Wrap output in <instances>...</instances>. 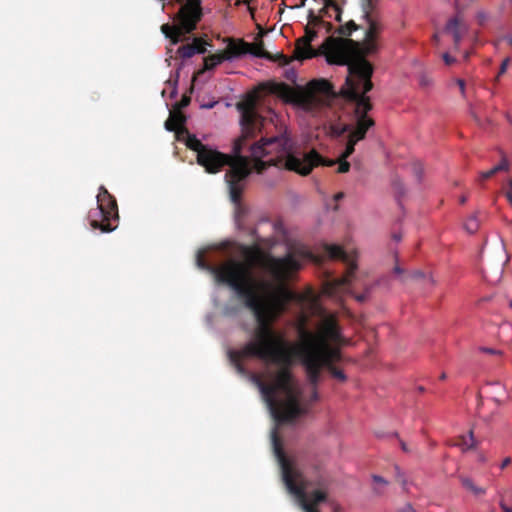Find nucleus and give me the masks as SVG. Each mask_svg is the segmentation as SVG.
<instances>
[{
	"instance_id": "obj_1",
	"label": "nucleus",
	"mask_w": 512,
	"mask_h": 512,
	"mask_svg": "<svg viewBox=\"0 0 512 512\" xmlns=\"http://www.w3.org/2000/svg\"><path fill=\"white\" fill-rule=\"evenodd\" d=\"M274 311L284 310L270 307L255 330V339L240 350H231L229 358L241 374L245 373L242 360L246 357L259 358L278 366L273 382L265 383L258 376H255V382L276 420L290 422L306 412V408L300 405L301 390L291 371L295 359L303 366L309 384L317 386L324 366L341 360L340 346L346 345L347 340L342 336L335 316H325L316 331L307 328V317L302 316L296 328L299 341L290 345L269 324V317Z\"/></svg>"
},
{
	"instance_id": "obj_2",
	"label": "nucleus",
	"mask_w": 512,
	"mask_h": 512,
	"mask_svg": "<svg viewBox=\"0 0 512 512\" xmlns=\"http://www.w3.org/2000/svg\"><path fill=\"white\" fill-rule=\"evenodd\" d=\"M377 32V24L370 22L363 44L335 38H329L323 43V53L329 64L347 66L345 84L339 94L325 79L312 80L305 87L292 88L284 83H267L261 88L295 108L312 114L322 109L329 111L330 106L344 101L345 115L350 122L339 117L341 122L331 124L328 128H371L374 120L369 115L371 105L366 93L372 89L373 68L365 57L377 50Z\"/></svg>"
},
{
	"instance_id": "obj_3",
	"label": "nucleus",
	"mask_w": 512,
	"mask_h": 512,
	"mask_svg": "<svg viewBox=\"0 0 512 512\" xmlns=\"http://www.w3.org/2000/svg\"><path fill=\"white\" fill-rule=\"evenodd\" d=\"M241 252L244 261L229 259L218 266L208 263L204 254L198 252L196 264L243 299L259 324L270 307L282 311L294 299L286 283L300 270L303 261L312 259L313 255L304 246H293L285 256L275 257L265 253L259 243L243 245Z\"/></svg>"
},
{
	"instance_id": "obj_4",
	"label": "nucleus",
	"mask_w": 512,
	"mask_h": 512,
	"mask_svg": "<svg viewBox=\"0 0 512 512\" xmlns=\"http://www.w3.org/2000/svg\"><path fill=\"white\" fill-rule=\"evenodd\" d=\"M255 130H242L243 134L234 141L232 154L219 152L216 149L207 147L199 151L197 163L204 167L209 174H216L226 166L229 170L225 174L228 184L231 201L238 205L241 201L245 182L252 172L262 173L269 166H278L279 161L275 153L254 157L251 147L255 144H262L273 137H262L260 140L252 141Z\"/></svg>"
},
{
	"instance_id": "obj_5",
	"label": "nucleus",
	"mask_w": 512,
	"mask_h": 512,
	"mask_svg": "<svg viewBox=\"0 0 512 512\" xmlns=\"http://www.w3.org/2000/svg\"><path fill=\"white\" fill-rule=\"evenodd\" d=\"M272 443L288 491L297 497L305 512H319L317 506L327 501L331 484L323 462L316 457L309 462L289 459L275 431Z\"/></svg>"
},
{
	"instance_id": "obj_6",
	"label": "nucleus",
	"mask_w": 512,
	"mask_h": 512,
	"mask_svg": "<svg viewBox=\"0 0 512 512\" xmlns=\"http://www.w3.org/2000/svg\"><path fill=\"white\" fill-rule=\"evenodd\" d=\"M291 130H283L279 136H274L262 144L251 147L254 157L275 153L279 165L289 171H294L306 176L318 166L332 167L338 165L339 173H346L350 169V163L340 155L338 160L322 157L313 146L305 140H296L291 135Z\"/></svg>"
},
{
	"instance_id": "obj_7",
	"label": "nucleus",
	"mask_w": 512,
	"mask_h": 512,
	"mask_svg": "<svg viewBox=\"0 0 512 512\" xmlns=\"http://www.w3.org/2000/svg\"><path fill=\"white\" fill-rule=\"evenodd\" d=\"M200 17V0H187L174 18V24H164L161 30L163 34L171 40L172 44H176L181 41L186 34L195 29Z\"/></svg>"
},
{
	"instance_id": "obj_8",
	"label": "nucleus",
	"mask_w": 512,
	"mask_h": 512,
	"mask_svg": "<svg viewBox=\"0 0 512 512\" xmlns=\"http://www.w3.org/2000/svg\"><path fill=\"white\" fill-rule=\"evenodd\" d=\"M90 225L102 232H111L116 228L113 222L119 219L116 199L103 186L97 195V208L89 212Z\"/></svg>"
},
{
	"instance_id": "obj_9",
	"label": "nucleus",
	"mask_w": 512,
	"mask_h": 512,
	"mask_svg": "<svg viewBox=\"0 0 512 512\" xmlns=\"http://www.w3.org/2000/svg\"><path fill=\"white\" fill-rule=\"evenodd\" d=\"M324 250L329 258L342 260L347 265V271L343 277L333 279L325 285L324 292L330 296H335L338 293L348 290V287L355 276L357 264L355 259L338 245L326 244L324 246Z\"/></svg>"
},
{
	"instance_id": "obj_10",
	"label": "nucleus",
	"mask_w": 512,
	"mask_h": 512,
	"mask_svg": "<svg viewBox=\"0 0 512 512\" xmlns=\"http://www.w3.org/2000/svg\"><path fill=\"white\" fill-rule=\"evenodd\" d=\"M261 99L259 89L248 92L243 99L237 103V110L240 114L242 126H265V118L260 114L258 104Z\"/></svg>"
},
{
	"instance_id": "obj_11",
	"label": "nucleus",
	"mask_w": 512,
	"mask_h": 512,
	"mask_svg": "<svg viewBox=\"0 0 512 512\" xmlns=\"http://www.w3.org/2000/svg\"><path fill=\"white\" fill-rule=\"evenodd\" d=\"M250 51V44L243 40H228L225 50L222 55L225 56L227 61L238 59Z\"/></svg>"
},
{
	"instance_id": "obj_12",
	"label": "nucleus",
	"mask_w": 512,
	"mask_h": 512,
	"mask_svg": "<svg viewBox=\"0 0 512 512\" xmlns=\"http://www.w3.org/2000/svg\"><path fill=\"white\" fill-rule=\"evenodd\" d=\"M316 37V32L306 29L305 35L297 41L296 54L299 59H308L316 55L311 47V42Z\"/></svg>"
},
{
	"instance_id": "obj_13",
	"label": "nucleus",
	"mask_w": 512,
	"mask_h": 512,
	"mask_svg": "<svg viewBox=\"0 0 512 512\" xmlns=\"http://www.w3.org/2000/svg\"><path fill=\"white\" fill-rule=\"evenodd\" d=\"M331 136L339 137L346 130H330ZM351 133L348 135V141L346 144V148L344 152L341 154L343 159H347L353 152L356 143L360 140H363L366 136L367 130H350Z\"/></svg>"
},
{
	"instance_id": "obj_14",
	"label": "nucleus",
	"mask_w": 512,
	"mask_h": 512,
	"mask_svg": "<svg viewBox=\"0 0 512 512\" xmlns=\"http://www.w3.org/2000/svg\"><path fill=\"white\" fill-rule=\"evenodd\" d=\"M467 30L466 25L462 22L459 14L452 17L445 26V31L450 33L453 37L454 44L456 47L459 46L462 34Z\"/></svg>"
},
{
	"instance_id": "obj_15",
	"label": "nucleus",
	"mask_w": 512,
	"mask_h": 512,
	"mask_svg": "<svg viewBox=\"0 0 512 512\" xmlns=\"http://www.w3.org/2000/svg\"><path fill=\"white\" fill-rule=\"evenodd\" d=\"M206 43L201 39L194 38L191 43H187L178 48L177 53L183 59L190 58L195 54H203L206 51L205 48Z\"/></svg>"
},
{
	"instance_id": "obj_16",
	"label": "nucleus",
	"mask_w": 512,
	"mask_h": 512,
	"mask_svg": "<svg viewBox=\"0 0 512 512\" xmlns=\"http://www.w3.org/2000/svg\"><path fill=\"white\" fill-rule=\"evenodd\" d=\"M173 131L175 132L176 138L178 140L184 141L189 149L197 152V155H199V151H202L208 147L207 145H204L195 135L190 134V130Z\"/></svg>"
},
{
	"instance_id": "obj_17",
	"label": "nucleus",
	"mask_w": 512,
	"mask_h": 512,
	"mask_svg": "<svg viewBox=\"0 0 512 512\" xmlns=\"http://www.w3.org/2000/svg\"><path fill=\"white\" fill-rule=\"evenodd\" d=\"M509 169H510L509 160L505 156H502L501 161L498 164H496L490 170L482 172L480 174V179L481 180L489 179V178L493 177L495 174H497L499 172H507V171H509Z\"/></svg>"
},
{
	"instance_id": "obj_18",
	"label": "nucleus",
	"mask_w": 512,
	"mask_h": 512,
	"mask_svg": "<svg viewBox=\"0 0 512 512\" xmlns=\"http://www.w3.org/2000/svg\"><path fill=\"white\" fill-rule=\"evenodd\" d=\"M509 169H510L509 160L505 156H502L501 161L498 164H496L490 170L482 172L480 174V179L481 180L489 179V178L493 177L495 174H497L499 172H507V171H509Z\"/></svg>"
},
{
	"instance_id": "obj_19",
	"label": "nucleus",
	"mask_w": 512,
	"mask_h": 512,
	"mask_svg": "<svg viewBox=\"0 0 512 512\" xmlns=\"http://www.w3.org/2000/svg\"><path fill=\"white\" fill-rule=\"evenodd\" d=\"M324 7L322 9L324 15L329 18H334L337 21H341V10L340 7L332 0H323Z\"/></svg>"
},
{
	"instance_id": "obj_20",
	"label": "nucleus",
	"mask_w": 512,
	"mask_h": 512,
	"mask_svg": "<svg viewBox=\"0 0 512 512\" xmlns=\"http://www.w3.org/2000/svg\"><path fill=\"white\" fill-rule=\"evenodd\" d=\"M227 61L222 53L213 54L204 59V68L206 70H212L222 62Z\"/></svg>"
},
{
	"instance_id": "obj_21",
	"label": "nucleus",
	"mask_w": 512,
	"mask_h": 512,
	"mask_svg": "<svg viewBox=\"0 0 512 512\" xmlns=\"http://www.w3.org/2000/svg\"><path fill=\"white\" fill-rule=\"evenodd\" d=\"M312 386H313V391H312V393H311V396H310V399H309V401H308V402H302V395L300 396V405L306 408V412H305V413L300 414V416L305 415L306 413H308V410H309V406H310V404H311L312 402H316V401L319 399L318 392H317V390H316V387H317V386H314V385H312ZM299 388H301V387L299 386ZM300 390L302 391V389H300ZM270 412H272V411L270 410ZM271 414H273V413H271ZM272 416H274V415H272ZM298 417H299V415L294 419V421H295ZM273 418H274V419H276L275 417H273ZM275 421H276L278 424H286V423H287V422H279V421H277V420H275ZM292 422H293V420H292V421H290L289 423H292Z\"/></svg>"
},
{
	"instance_id": "obj_22",
	"label": "nucleus",
	"mask_w": 512,
	"mask_h": 512,
	"mask_svg": "<svg viewBox=\"0 0 512 512\" xmlns=\"http://www.w3.org/2000/svg\"><path fill=\"white\" fill-rule=\"evenodd\" d=\"M457 445L460 446L463 450L474 448L476 446V441L474 439L473 431L470 430L468 435L460 436Z\"/></svg>"
},
{
	"instance_id": "obj_23",
	"label": "nucleus",
	"mask_w": 512,
	"mask_h": 512,
	"mask_svg": "<svg viewBox=\"0 0 512 512\" xmlns=\"http://www.w3.org/2000/svg\"><path fill=\"white\" fill-rule=\"evenodd\" d=\"M464 228L466 229L467 232H469L471 234L475 233L478 230V228H479V220H478L476 214L470 216L467 219V221L464 224Z\"/></svg>"
},
{
	"instance_id": "obj_24",
	"label": "nucleus",
	"mask_w": 512,
	"mask_h": 512,
	"mask_svg": "<svg viewBox=\"0 0 512 512\" xmlns=\"http://www.w3.org/2000/svg\"><path fill=\"white\" fill-rule=\"evenodd\" d=\"M324 368H326L330 373L331 375L338 379L339 381L341 382H344L346 381V375L344 374V372L340 369H338L337 367H335V365H327V366H324Z\"/></svg>"
},
{
	"instance_id": "obj_25",
	"label": "nucleus",
	"mask_w": 512,
	"mask_h": 512,
	"mask_svg": "<svg viewBox=\"0 0 512 512\" xmlns=\"http://www.w3.org/2000/svg\"><path fill=\"white\" fill-rule=\"evenodd\" d=\"M248 54H251L253 56L260 57V58L267 57V54L264 52V49L260 45H255V46L250 45V51L248 52Z\"/></svg>"
},
{
	"instance_id": "obj_26",
	"label": "nucleus",
	"mask_w": 512,
	"mask_h": 512,
	"mask_svg": "<svg viewBox=\"0 0 512 512\" xmlns=\"http://www.w3.org/2000/svg\"><path fill=\"white\" fill-rule=\"evenodd\" d=\"M460 482H461L462 486L467 490H470L475 485L473 480L469 477L461 476Z\"/></svg>"
},
{
	"instance_id": "obj_27",
	"label": "nucleus",
	"mask_w": 512,
	"mask_h": 512,
	"mask_svg": "<svg viewBox=\"0 0 512 512\" xmlns=\"http://www.w3.org/2000/svg\"><path fill=\"white\" fill-rule=\"evenodd\" d=\"M408 277H410V278H412V279H420V278H425V274H424L422 271L417 270V271H413V272H411V273H410L409 275H407V276H403V277H401V280H402V281H405V279H406V278H408Z\"/></svg>"
},
{
	"instance_id": "obj_28",
	"label": "nucleus",
	"mask_w": 512,
	"mask_h": 512,
	"mask_svg": "<svg viewBox=\"0 0 512 512\" xmlns=\"http://www.w3.org/2000/svg\"><path fill=\"white\" fill-rule=\"evenodd\" d=\"M413 172H414L415 176L417 177V179L420 180L421 176H422V172H423L422 165L420 163H414L413 164Z\"/></svg>"
},
{
	"instance_id": "obj_29",
	"label": "nucleus",
	"mask_w": 512,
	"mask_h": 512,
	"mask_svg": "<svg viewBox=\"0 0 512 512\" xmlns=\"http://www.w3.org/2000/svg\"><path fill=\"white\" fill-rule=\"evenodd\" d=\"M469 491H471L475 495H484L486 493V490L482 487H478L474 485Z\"/></svg>"
},
{
	"instance_id": "obj_30",
	"label": "nucleus",
	"mask_w": 512,
	"mask_h": 512,
	"mask_svg": "<svg viewBox=\"0 0 512 512\" xmlns=\"http://www.w3.org/2000/svg\"><path fill=\"white\" fill-rule=\"evenodd\" d=\"M469 491H471L475 495H484L486 493V490L482 487H478L474 485Z\"/></svg>"
},
{
	"instance_id": "obj_31",
	"label": "nucleus",
	"mask_w": 512,
	"mask_h": 512,
	"mask_svg": "<svg viewBox=\"0 0 512 512\" xmlns=\"http://www.w3.org/2000/svg\"><path fill=\"white\" fill-rule=\"evenodd\" d=\"M168 85H169V88L171 89L170 92H169L170 97H174L176 95V93H177V91H176V81L172 82L171 80H169L168 81Z\"/></svg>"
},
{
	"instance_id": "obj_32",
	"label": "nucleus",
	"mask_w": 512,
	"mask_h": 512,
	"mask_svg": "<svg viewBox=\"0 0 512 512\" xmlns=\"http://www.w3.org/2000/svg\"><path fill=\"white\" fill-rule=\"evenodd\" d=\"M372 479L375 483L382 484L384 486L388 484V481H386L383 477L379 475H372Z\"/></svg>"
},
{
	"instance_id": "obj_33",
	"label": "nucleus",
	"mask_w": 512,
	"mask_h": 512,
	"mask_svg": "<svg viewBox=\"0 0 512 512\" xmlns=\"http://www.w3.org/2000/svg\"><path fill=\"white\" fill-rule=\"evenodd\" d=\"M509 62H510L509 58H506L503 60V62L501 63V66H500L499 74H504L506 72Z\"/></svg>"
},
{
	"instance_id": "obj_34",
	"label": "nucleus",
	"mask_w": 512,
	"mask_h": 512,
	"mask_svg": "<svg viewBox=\"0 0 512 512\" xmlns=\"http://www.w3.org/2000/svg\"><path fill=\"white\" fill-rule=\"evenodd\" d=\"M442 58L447 65H451L455 62V58L451 57L448 53H444Z\"/></svg>"
},
{
	"instance_id": "obj_35",
	"label": "nucleus",
	"mask_w": 512,
	"mask_h": 512,
	"mask_svg": "<svg viewBox=\"0 0 512 512\" xmlns=\"http://www.w3.org/2000/svg\"><path fill=\"white\" fill-rule=\"evenodd\" d=\"M218 102L217 101H209V102H201L200 107L205 109L213 108Z\"/></svg>"
},
{
	"instance_id": "obj_36",
	"label": "nucleus",
	"mask_w": 512,
	"mask_h": 512,
	"mask_svg": "<svg viewBox=\"0 0 512 512\" xmlns=\"http://www.w3.org/2000/svg\"><path fill=\"white\" fill-rule=\"evenodd\" d=\"M399 512H415L412 505L410 503H406Z\"/></svg>"
},
{
	"instance_id": "obj_37",
	"label": "nucleus",
	"mask_w": 512,
	"mask_h": 512,
	"mask_svg": "<svg viewBox=\"0 0 512 512\" xmlns=\"http://www.w3.org/2000/svg\"><path fill=\"white\" fill-rule=\"evenodd\" d=\"M512 462V459L510 457H506L503 459L501 465H500V468L501 469H505L508 465H510Z\"/></svg>"
},
{
	"instance_id": "obj_38",
	"label": "nucleus",
	"mask_w": 512,
	"mask_h": 512,
	"mask_svg": "<svg viewBox=\"0 0 512 512\" xmlns=\"http://www.w3.org/2000/svg\"><path fill=\"white\" fill-rule=\"evenodd\" d=\"M367 297H368V295H367V293H366V292H365V293H362V294H358V295H356V296H355V298H356V300H357L358 302H364V301H366Z\"/></svg>"
},
{
	"instance_id": "obj_39",
	"label": "nucleus",
	"mask_w": 512,
	"mask_h": 512,
	"mask_svg": "<svg viewBox=\"0 0 512 512\" xmlns=\"http://www.w3.org/2000/svg\"><path fill=\"white\" fill-rule=\"evenodd\" d=\"M504 195L509 204L512 206V191H504Z\"/></svg>"
},
{
	"instance_id": "obj_40",
	"label": "nucleus",
	"mask_w": 512,
	"mask_h": 512,
	"mask_svg": "<svg viewBox=\"0 0 512 512\" xmlns=\"http://www.w3.org/2000/svg\"><path fill=\"white\" fill-rule=\"evenodd\" d=\"M457 83L459 85L461 93L464 94V92H465V82L463 80L459 79V80H457Z\"/></svg>"
},
{
	"instance_id": "obj_41",
	"label": "nucleus",
	"mask_w": 512,
	"mask_h": 512,
	"mask_svg": "<svg viewBox=\"0 0 512 512\" xmlns=\"http://www.w3.org/2000/svg\"><path fill=\"white\" fill-rule=\"evenodd\" d=\"M394 273H395V274H398V275H405V273H404L403 269H401L399 265H396V266L394 267Z\"/></svg>"
},
{
	"instance_id": "obj_42",
	"label": "nucleus",
	"mask_w": 512,
	"mask_h": 512,
	"mask_svg": "<svg viewBox=\"0 0 512 512\" xmlns=\"http://www.w3.org/2000/svg\"><path fill=\"white\" fill-rule=\"evenodd\" d=\"M500 507L502 508L503 512H512V509L508 507L504 502H500Z\"/></svg>"
},
{
	"instance_id": "obj_43",
	"label": "nucleus",
	"mask_w": 512,
	"mask_h": 512,
	"mask_svg": "<svg viewBox=\"0 0 512 512\" xmlns=\"http://www.w3.org/2000/svg\"><path fill=\"white\" fill-rule=\"evenodd\" d=\"M166 129H169V128H182L181 126H174L170 123V120L168 119L166 122H165V127Z\"/></svg>"
},
{
	"instance_id": "obj_44",
	"label": "nucleus",
	"mask_w": 512,
	"mask_h": 512,
	"mask_svg": "<svg viewBox=\"0 0 512 512\" xmlns=\"http://www.w3.org/2000/svg\"><path fill=\"white\" fill-rule=\"evenodd\" d=\"M483 351L486 352V353H489V354H500L499 351H496V350L491 349V348H483Z\"/></svg>"
},
{
	"instance_id": "obj_45",
	"label": "nucleus",
	"mask_w": 512,
	"mask_h": 512,
	"mask_svg": "<svg viewBox=\"0 0 512 512\" xmlns=\"http://www.w3.org/2000/svg\"><path fill=\"white\" fill-rule=\"evenodd\" d=\"M400 445H401V449L404 451V452H409V448L407 446V444L404 442V441H400Z\"/></svg>"
},
{
	"instance_id": "obj_46",
	"label": "nucleus",
	"mask_w": 512,
	"mask_h": 512,
	"mask_svg": "<svg viewBox=\"0 0 512 512\" xmlns=\"http://www.w3.org/2000/svg\"><path fill=\"white\" fill-rule=\"evenodd\" d=\"M504 191H512V179H509Z\"/></svg>"
},
{
	"instance_id": "obj_47",
	"label": "nucleus",
	"mask_w": 512,
	"mask_h": 512,
	"mask_svg": "<svg viewBox=\"0 0 512 512\" xmlns=\"http://www.w3.org/2000/svg\"><path fill=\"white\" fill-rule=\"evenodd\" d=\"M343 198H344V193H343V192H339V193H337V194L334 196L335 201H339V200H341V199H343Z\"/></svg>"
},
{
	"instance_id": "obj_48",
	"label": "nucleus",
	"mask_w": 512,
	"mask_h": 512,
	"mask_svg": "<svg viewBox=\"0 0 512 512\" xmlns=\"http://www.w3.org/2000/svg\"><path fill=\"white\" fill-rule=\"evenodd\" d=\"M505 39H506L507 43L512 47V34L506 36Z\"/></svg>"
},
{
	"instance_id": "obj_49",
	"label": "nucleus",
	"mask_w": 512,
	"mask_h": 512,
	"mask_svg": "<svg viewBox=\"0 0 512 512\" xmlns=\"http://www.w3.org/2000/svg\"><path fill=\"white\" fill-rule=\"evenodd\" d=\"M459 201H460L461 204H465L466 201H467V196L460 197Z\"/></svg>"
},
{
	"instance_id": "obj_50",
	"label": "nucleus",
	"mask_w": 512,
	"mask_h": 512,
	"mask_svg": "<svg viewBox=\"0 0 512 512\" xmlns=\"http://www.w3.org/2000/svg\"><path fill=\"white\" fill-rule=\"evenodd\" d=\"M393 238L396 240V241H400L402 236L400 234H394L393 235Z\"/></svg>"
},
{
	"instance_id": "obj_51",
	"label": "nucleus",
	"mask_w": 512,
	"mask_h": 512,
	"mask_svg": "<svg viewBox=\"0 0 512 512\" xmlns=\"http://www.w3.org/2000/svg\"><path fill=\"white\" fill-rule=\"evenodd\" d=\"M355 28H356V27H355V24H354V23H351V24H350V26H349V31H348V33L350 34V33H351V30H352V29H355Z\"/></svg>"
},
{
	"instance_id": "obj_52",
	"label": "nucleus",
	"mask_w": 512,
	"mask_h": 512,
	"mask_svg": "<svg viewBox=\"0 0 512 512\" xmlns=\"http://www.w3.org/2000/svg\"><path fill=\"white\" fill-rule=\"evenodd\" d=\"M417 390H418L420 393L425 392V388H424L423 386H418V387H417Z\"/></svg>"
},
{
	"instance_id": "obj_53",
	"label": "nucleus",
	"mask_w": 512,
	"mask_h": 512,
	"mask_svg": "<svg viewBox=\"0 0 512 512\" xmlns=\"http://www.w3.org/2000/svg\"><path fill=\"white\" fill-rule=\"evenodd\" d=\"M455 3H456L457 9H460V7H461V0H456Z\"/></svg>"
},
{
	"instance_id": "obj_54",
	"label": "nucleus",
	"mask_w": 512,
	"mask_h": 512,
	"mask_svg": "<svg viewBox=\"0 0 512 512\" xmlns=\"http://www.w3.org/2000/svg\"><path fill=\"white\" fill-rule=\"evenodd\" d=\"M445 379H446V374H445V373H442V374L440 375V380H445Z\"/></svg>"
},
{
	"instance_id": "obj_55",
	"label": "nucleus",
	"mask_w": 512,
	"mask_h": 512,
	"mask_svg": "<svg viewBox=\"0 0 512 512\" xmlns=\"http://www.w3.org/2000/svg\"><path fill=\"white\" fill-rule=\"evenodd\" d=\"M167 93L166 89H163L162 94L165 95Z\"/></svg>"
},
{
	"instance_id": "obj_56",
	"label": "nucleus",
	"mask_w": 512,
	"mask_h": 512,
	"mask_svg": "<svg viewBox=\"0 0 512 512\" xmlns=\"http://www.w3.org/2000/svg\"><path fill=\"white\" fill-rule=\"evenodd\" d=\"M429 281L433 284L434 283V280L432 279V277H429Z\"/></svg>"
},
{
	"instance_id": "obj_57",
	"label": "nucleus",
	"mask_w": 512,
	"mask_h": 512,
	"mask_svg": "<svg viewBox=\"0 0 512 512\" xmlns=\"http://www.w3.org/2000/svg\"><path fill=\"white\" fill-rule=\"evenodd\" d=\"M464 57H465V59H467V58L469 57V54H468V53H466V54L464 55Z\"/></svg>"
},
{
	"instance_id": "obj_58",
	"label": "nucleus",
	"mask_w": 512,
	"mask_h": 512,
	"mask_svg": "<svg viewBox=\"0 0 512 512\" xmlns=\"http://www.w3.org/2000/svg\"><path fill=\"white\" fill-rule=\"evenodd\" d=\"M509 305H510V307L512 308V301H510Z\"/></svg>"
}]
</instances>
